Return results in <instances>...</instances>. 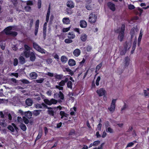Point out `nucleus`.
Masks as SVG:
<instances>
[{
	"label": "nucleus",
	"instance_id": "obj_1",
	"mask_svg": "<svg viewBox=\"0 0 149 149\" xmlns=\"http://www.w3.org/2000/svg\"><path fill=\"white\" fill-rule=\"evenodd\" d=\"M97 18L96 15L94 14L93 13H91L89 15L88 21L90 23H94L96 22Z\"/></svg>",
	"mask_w": 149,
	"mask_h": 149
},
{
	"label": "nucleus",
	"instance_id": "obj_2",
	"mask_svg": "<svg viewBox=\"0 0 149 149\" xmlns=\"http://www.w3.org/2000/svg\"><path fill=\"white\" fill-rule=\"evenodd\" d=\"M33 48L42 54H45L46 51L43 48H41L35 42L33 43Z\"/></svg>",
	"mask_w": 149,
	"mask_h": 149
},
{
	"label": "nucleus",
	"instance_id": "obj_3",
	"mask_svg": "<svg viewBox=\"0 0 149 149\" xmlns=\"http://www.w3.org/2000/svg\"><path fill=\"white\" fill-rule=\"evenodd\" d=\"M35 107L37 109L47 108L48 109H52V108L48 107L45 104L42 103L41 104L37 103L35 104Z\"/></svg>",
	"mask_w": 149,
	"mask_h": 149
},
{
	"label": "nucleus",
	"instance_id": "obj_4",
	"mask_svg": "<svg viewBox=\"0 0 149 149\" xmlns=\"http://www.w3.org/2000/svg\"><path fill=\"white\" fill-rule=\"evenodd\" d=\"M45 103L47 105H51L52 104H56L57 103V100L52 98L49 100L47 99H45L44 100Z\"/></svg>",
	"mask_w": 149,
	"mask_h": 149
},
{
	"label": "nucleus",
	"instance_id": "obj_5",
	"mask_svg": "<svg viewBox=\"0 0 149 149\" xmlns=\"http://www.w3.org/2000/svg\"><path fill=\"white\" fill-rule=\"evenodd\" d=\"M116 100V99H113L112 100L110 107L108 108V109L110 111L113 112L115 111L116 107L115 103Z\"/></svg>",
	"mask_w": 149,
	"mask_h": 149
},
{
	"label": "nucleus",
	"instance_id": "obj_6",
	"mask_svg": "<svg viewBox=\"0 0 149 149\" xmlns=\"http://www.w3.org/2000/svg\"><path fill=\"white\" fill-rule=\"evenodd\" d=\"M96 93L98 95L99 97L105 96L106 91L104 88H100L99 89L97 90Z\"/></svg>",
	"mask_w": 149,
	"mask_h": 149
},
{
	"label": "nucleus",
	"instance_id": "obj_7",
	"mask_svg": "<svg viewBox=\"0 0 149 149\" xmlns=\"http://www.w3.org/2000/svg\"><path fill=\"white\" fill-rule=\"evenodd\" d=\"M107 5L108 7L112 11L114 12L116 10L115 4L112 2L109 1L107 2Z\"/></svg>",
	"mask_w": 149,
	"mask_h": 149
},
{
	"label": "nucleus",
	"instance_id": "obj_8",
	"mask_svg": "<svg viewBox=\"0 0 149 149\" xmlns=\"http://www.w3.org/2000/svg\"><path fill=\"white\" fill-rule=\"evenodd\" d=\"M86 8L88 10H91V0H86Z\"/></svg>",
	"mask_w": 149,
	"mask_h": 149
},
{
	"label": "nucleus",
	"instance_id": "obj_9",
	"mask_svg": "<svg viewBox=\"0 0 149 149\" xmlns=\"http://www.w3.org/2000/svg\"><path fill=\"white\" fill-rule=\"evenodd\" d=\"M39 19H37L35 25V29L34 33L35 36H37L38 34V29L39 27Z\"/></svg>",
	"mask_w": 149,
	"mask_h": 149
},
{
	"label": "nucleus",
	"instance_id": "obj_10",
	"mask_svg": "<svg viewBox=\"0 0 149 149\" xmlns=\"http://www.w3.org/2000/svg\"><path fill=\"white\" fill-rule=\"evenodd\" d=\"M13 27L12 26H9L3 30L6 35H9L12 30Z\"/></svg>",
	"mask_w": 149,
	"mask_h": 149
},
{
	"label": "nucleus",
	"instance_id": "obj_11",
	"mask_svg": "<svg viewBox=\"0 0 149 149\" xmlns=\"http://www.w3.org/2000/svg\"><path fill=\"white\" fill-rule=\"evenodd\" d=\"M80 26L82 28H85L87 26V23L86 21L84 20H81L80 21L79 23Z\"/></svg>",
	"mask_w": 149,
	"mask_h": 149
},
{
	"label": "nucleus",
	"instance_id": "obj_12",
	"mask_svg": "<svg viewBox=\"0 0 149 149\" xmlns=\"http://www.w3.org/2000/svg\"><path fill=\"white\" fill-rule=\"evenodd\" d=\"M81 51L78 49H75L73 51V54L74 56L76 57H78L80 54Z\"/></svg>",
	"mask_w": 149,
	"mask_h": 149
},
{
	"label": "nucleus",
	"instance_id": "obj_13",
	"mask_svg": "<svg viewBox=\"0 0 149 149\" xmlns=\"http://www.w3.org/2000/svg\"><path fill=\"white\" fill-rule=\"evenodd\" d=\"M25 103L26 105L31 106L32 105L33 102L31 99L27 98L26 100Z\"/></svg>",
	"mask_w": 149,
	"mask_h": 149
},
{
	"label": "nucleus",
	"instance_id": "obj_14",
	"mask_svg": "<svg viewBox=\"0 0 149 149\" xmlns=\"http://www.w3.org/2000/svg\"><path fill=\"white\" fill-rule=\"evenodd\" d=\"M124 36V33H123L121 32H120L118 37V38L120 42H122L123 40Z\"/></svg>",
	"mask_w": 149,
	"mask_h": 149
},
{
	"label": "nucleus",
	"instance_id": "obj_15",
	"mask_svg": "<svg viewBox=\"0 0 149 149\" xmlns=\"http://www.w3.org/2000/svg\"><path fill=\"white\" fill-rule=\"evenodd\" d=\"M130 61V59L128 56L125 58L124 63V66L125 67H127L129 65Z\"/></svg>",
	"mask_w": 149,
	"mask_h": 149
},
{
	"label": "nucleus",
	"instance_id": "obj_16",
	"mask_svg": "<svg viewBox=\"0 0 149 149\" xmlns=\"http://www.w3.org/2000/svg\"><path fill=\"white\" fill-rule=\"evenodd\" d=\"M67 6L70 8H73L74 6V3L71 1H68L67 3Z\"/></svg>",
	"mask_w": 149,
	"mask_h": 149
},
{
	"label": "nucleus",
	"instance_id": "obj_17",
	"mask_svg": "<svg viewBox=\"0 0 149 149\" xmlns=\"http://www.w3.org/2000/svg\"><path fill=\"white\" fill-rule=\"evenodd\" d=\"M68 64L69 66H73L76 65V62L73 59H70L68 61Z\"/></svg>",
	"mask_w": 149,
	"mask_h": 149
},
{
	"label": "nucleus",
	"instance_id": "obj_18",
	"mask_svg": "<svg viewBox=\"0 0 149 149\" xmlns=\"http://www.w3.org/2000/svg\"><path fill=\"white\" fill-rule=\"evenodd\" d=\"M87 38V36L85 33H83L81 35L80 39L83 42H85Z\"/></svg>",
	"mask_w": 149,
	"mask_h": 149
},
{
	"label": "nucleus",
	"instance_id": "obj_19",
	"mask_svg": "<svg viewBox=\"0 0 149 149\" xmlns=\"http://www.w3.org/2000/svg\"><path fill=\"white\" fill-rule=\"evenodd\" d=\"M47 22H45L43 26V37L44 39H45V38L46 36V29H47Z\"/></svg>",
	"mask_w": 149,
	"mask_h": 149
},
{
	"label": "nucleus",
	"instance_id": "obj_20",
	"mask_svg": "<svg viewBox=\"0 0 149 149\" xmlns=\"http://www.w3.org/2000/svg\"><path fill=\"white\" fill-rule=\"evenodd\" d=\"M37 76V74L35 72H32L30 74V77L32 79H36Z\"/></svg>",
	"mask_w": 149,
	"mask_h": 149
},
{
	"label": "nucleus",
	"instance_id": "obj_21",
	"mask_svg": "<svg viewBox=\"0 0 149 149\" xmlns=\"http://www.w3.org/2000/svg\"><path fill=\"white\" fill-rule=\"evenodd\" d=\"M30 59L32 61H34L36 59V57L34 53L33 52H31L30 56Z\"/></svg>",
	"mask_w": 149,
	"mask_h": 149
},
{
	"label": "nucleus",
	"instance_id": "obj_22",
	"mask_svg": "<svg viewBox=\"0 0 149 149\" xmlns=\"http://www.w3.org/2000/svg\"><path fill=\"white\" fill-rule=\"evenodd\" d=\"M54 77L56 79L58 80H60L63 78V75L62 74H58L57 73H56L54 74Z\"/></svg>",
	"mask_w": 149,
	"mask_h": 149
},
{
	"label": "nucleus",
	"instance_id": "obj_23",
	"mask_svg": "<svg viewBox=\"0 0 149 149\" xmlns=\"http://www.w3.org/2000/svg\"><path fill=\"white\" fill-rule=\"evenodd\" d=\"M65 71L67 72H69L68 74L72 76L74 74V72L71 69H70L69 68H65V70H63L64 72H65Z\"/></svg>",
	"mask_w": 149,
	"mask_h": 149
},
{
	"label": "nucleus",
	"instance_id": "obj_24",
	"mask_svg": "<svg viewBox=\"0 0 149 149\" xmlns=\"http://www.w3.org/2000/svg\"><path fill=\"white\" fill-rule=\"evenodd\" d=\"M20 63L21 64H23L25 63V60L24 58L22 56H21L19 58Z\"/></svg>",
	"mask_w": 149,
	"mask_h": 149
},
{
	"label": "nucleus",
	"instance_id": "obj_25",
	"mask_svg": "<svg viewBox=\"0 0 149 149\" xmlns=\"http://www.w3.org/2000/svg\"><path fill=\"white\" fill-rule=\"evenodd\" d=\"M75 36V35L73 32H69L68 33V38L70 39H74Z\"/></svg>",
	"mask_w": 149,
	"mask_h": 149
},
{
	"label": "nucleus",
	"instance_id": "obj_26",
	"mask_svg": "<svg viewBox=\"0 0 149 149\" xmlns=\"http://www.w3.org/2000/svg\"><path fill=\"white\" fill-rule=\"evenodd\" d=\"M63 23L65 24H68L70 23V20L68 18L64 17L62 20Z\"/></svg>",
	"mask_w": 149,
	"mask_h": 149
},
{
	"label": "nucleus",
	"instance_id": "obj_27",
	"mask_svg": "<svg viewBox=\"0 0 149 149\" xmlns=\"http://www.w3.org/2000/svg\"><path fill=\"white\" fill-rule=\"evenodd\" d=\"M68 60V58L65 56H62L61 57V61L62 63H66Z\"/></svg>",
	"mask_w": 149,
	"mask_h": 149
},
{
	"label": "nucleus",
	"instance_id": "obj_28",
	"mask_svg": "<svg viewBox=\"0 0 149 149\" xmlns=\"http://www.w3.org/2000/svg\"><path fill=\"white\" fill-rule=\"evenodd\" d=\"M72 83L70 81H69L67 83V87L68 88L72 89Z\"/></svg>",
	"mask_w": 149,
	"mask_h": 149
},
{
	"label": "nucleus",
	"instance_id": "obj_29",
	"mask_svg": "<svg viewBox=\"0 0 149 149\" xmlns=\"http://www.w3.org/2000/svg\"><path fill=\"white\" fill-rule=\"evenodd\" d=\"M24 55L25 56L26 58H28L29 57L30 55L31 54V52L30 51H24Z\"/></svg>",
	"mask_w": 149,
	"mask_h": 149
},
{
	"label": "nucleus",
	"instance_id": "obj_30",
	"mask_svg": "<svg viewBox=\"0 0 149 149\" xmlns=\"http://www.w3.org/2000/svg\"><path fill=\"white\" fill-rule=\"evenodd\" d=\"M58 95L60 98L62 100L64 99V95L63 93L61 91H59V93L58 94Z\"/></svg>",
	"mask_w": 149,
	"mask_h": 149
},
{
	"label": "nucleus",
	"instance_id": "obj_31",
	"mask_svg": "<svg viewBox=\"0 0 149 149\" xmlns=\"http://www.w3.org/2000/svg\"><path fill=\"white\" fill-rule=\"evenodd\" d=\"M136 45V41H134L133 42V46H132V49L131 51V53L132 54L134 52V51L135 49Z\"/></svg>",
	"mask_w": 149,
	"mask_h": 149
},
{
	"label": "nucleus",
	"instance_id": "obj_32",
	"mask_svg": "<svg viewBox=\"0 0 149 149\" xmlns=\"http://www.w3.org/2000/svg\"><path fill=\"white\" fill-rule=\"evenodd\" d=\"M41 111V110H34L33 112V114L34 115L36 116L40 114V112Z\"/></svg>",
	"mask_w": 149,
	"mask_h": 149
},
{
	"label": "nucleus",
	"instance_id": "obj_33",
	"mask_svg": "<svg viewBox=\"0 0 149 149\" xmlns=\"http://www.w3.org/2000/svg\"><path fill=\"white\" fill-rule=\"evenodd\" d=\"M52 109H49L47 110V113L50 116H54V111Z\"/></svg>",
	"mask_w": 149,
	"mask_h": 149
},
{
	"label": "nucleus",
	"instance_id": "obj_34",
	"mask_svg": "<svg viewBox=\"0 0 149 149\" xmlns=\"http://www.w3.org/2000/svg\"><path fill=\"white\" fill-rule=\"evenodd\" d=\"M20 127L21 129L24 131H25L26 129V126L23 123H21L20 125Z\"/></svg>",
	"mask_w": 149,
	"mask_h": 149
},
{
	"label": "nucleus",
	"instance_id": "obj_35",
	"mask_svg": "<svg viewBox=\"0 0 149 149\" xmlns=\"http://www.w3.org/2000/svg\"><path fill=\"white\" fill-rule=\"evenodd\" d=\"M17 35V33L16 31H11L9 35L13 37H15Z\"/></svg>",
	"mask_w": 149,
	"mask_h": 149
},
{
	"label": "nucleus",
	"instance_id": "obj_36",
	"mask_svg": "<svg viewBox=\"0 0 149 149\" xmlns=\"http://www.w3.org/2000/svg\"><path fill=\"white\" fill-rule=\"evenodd\" d=\"M125 25L124 24H122L121 28L120 30V32H121L123 33H124L125 30Z\"/></svg>",
	"mask_w": 149,
	"mask_h": 149
},
{
	"label": "nucleus",
	"instance_id": "obj_37",
	"mask_svg": "<svg viewBox=\"0 0 149 149\" xmlns=\"http://www.w3.org/2000/svg\"><path fill=\"white\" fill-rule=\"evenodd\" d=\"M42 131H39V132L38 133V135L36 137V140H38L40 139V138H41V137L42 135Z\"/></svg>",
	"mask_w": 149,
	"mask_h": 149
},
{
	"label": "nucleus",
	"instance_id": "obj_38",
	"mask_svg": "<svg viewBox=\"0 0 149 149\" xmlns=\"http://www.w3.org/2000/svg\"><path fill=\"white\" fill-rule=\"evenodd\" d=\"M44 80V78H41L38 79L36 80V82L38 83H41L43 82Z\"/></svg>",
	"mask_w": 149,
	"mask_h": 149
},
{
	"label": "nucleus",
	"instance_id": "obj_39",
	"mask_svg": "<svg viewBox=\"0 0 149 149\" xmlns=\"http://www.w3.org/2000/svg\"><path fill=\"white\" fill-rule=\"evenodd\" d=\"M70 38L66 39L64 40V42L66 43H72L73 41Z\"/></svg>",
	"mask_w": 149,
	"mask_h": 149
},
{
	"label": "nucleus",
	"instance_id": "obj_40",
	"mask_svg": "<svg viewBox=\"0 0 149 149\" xmlns=\"http://www.w3.org/2000/svg\"><path fill=\"white\" fill-rule=\"evenodd\" d=\"M23 119L24 122L25 124H27L29 123V120L26 117H25V116L23 117Z\"/></svg>",
	"mask_w": 149,
	"mask_h": 149
},
{
	"label": "nucleus",
	"instance_id": "obj_41",
	"mask_svg": "<svg viewBox=\"0 0 149 149\" xmlns=\"http://www.w3.org/2000/svg\"><path fill=\"white\" fill-rule=\"evenodd\" d=\"M75 134V131L74 129H72L70 131L68 135L69 136L72 135L73 134Z\"/></svg>",
	"mask_w": 149,
	"mask_h": 149
},
{
	"label": "nucleus",
	"instance_id": "obj_42",
	"mask_svg": "<svg viewBox=\"0 0 149 149\" xmlns=\"http://www.w3.org/2000/svg\"><path fill=\"white\" fill-rule=\"evenodd\" d=\"M41 0H38L37 2L38 8V9H40L41 7Z\"/></svg>",
	"mask_w": 149,
	"mask_h": 149
},
{
	"label": "nucleus",
	"instance_id": "obj_43",
	"mask_svg": "<svg viewBox=\"0 0 149 149\" xmlns=\"http://www.w3.org/2000/svg\"><path fill=\"white\" fill-rule=\"evenodd\" d=\"M106 131L108 132H109L111 133H113V129H112L111 127H109L107 129V130H106Z\"/></svg>",
	"mask_w": 149,
	"mask_h": 149
},
{
	"label": "nucleus",
	"instance_id": "obj_44",
	"mask_svg": "<svg viewBox=\"0 0 149 149\" xmlns=\"http://www.w3.org/2000/svg\"><path fill=\"white\" fill-rule=\"evenodd\" d=\"M104 125L106 128V130H107V129L109 127V126H110V123L109 121H107L105 122L104 123Z\"/></svg>",
	"mask_w": 149,
	"mask_h": 149
},
{
	"label": "nucleus",
	"instance_id": "obj_45",
	"mask_svg": "<svg viewBox=\"0 0 149 149\" xmlns=\"http://www.w3.org/2000/svg\"><path fill=\"white\" fill-rule=\"evenodd\" d=\"M8 129L12 132H14L15 131L14 129L11 125H9L8 127Z\"/></svg>",
	"mask_w": 149,
	"mask_h": 149
},
{
	"label": "nucleus",
	"instance_id": "obj_46",
	"mask_svg": "<svg viewBox=\"0 0 149 149\" xmlns=\"http://www.w3.org/2000/svg\"><path fill=\"white\" fill-rule=\"evenodd\" d=\"M86 51L88 52L91 51L92 47L91 46L88 45L86 47Z\"/></svg>",
	"mask_w": 149,
	"mask_h": 149
},
{
	"label": "nucleus",
	"instance_id": "obj_47",
	"mask_svg": "<svg viewBox=\"0 0 149 149\" xmlns=\"http://www.w3.org/2000/svg\"><path fill=\"white\" fill-rule=\"evenodd\" d=\"M24 47L25 48V50L26 51H30V47L27 45L25 44L24 45Z\"/></svg>",
	"mask_w": 149,
	"mask_h": 149
},
{
	"label": "nucleus",
	"instance_id": "obj_48",
	"mask_svg": "<svg viewBox=\"0 0 149 149\" xmlns=\"http://www.w3.org/2000/svg\"><path fill=\"white\" fill-rule=\"evenodd\" d=\"M100 141H96L94 142L93 145L94 146H98L100 143Z\"/></svg>",
	"mask_w": 149,
	"mask_h": 149
},
{
	"label": "nucleus",
	"instance_id": "obj_49",
	"mask_svg": "<svg viewBox=\"0 0 149 149\" xmlns=\"http://www.w3.org/2000/svg\"><path fill=\"white\" fill-rule=\"evenodd\" d=\"M18 63V60L17 58H15L14 60L13 65L14 66H17Z\"/></svg>",
	"mask_w": 149,
	"mask_h": 149
},
{
	"label": "nucleus",
	"instance_id": "obj_50",
	"mask_svg": "<svg viewBox=\"0 0 149 149\" xmlns=\"http://www.w3.org/2000/svg\"><path fill=\"white\" fill-rule=\"evenodd\" d=\"M65 113L64 111H60V114L61 116V118L62 119L63 118L64 116H65Z\"/></svg>",
	"mask_w": 149,
	"mask_h": 149
},
{
	"label": "nucleus",
	"instance_id": "obj_51",
	"mask_svg": "<svg viewBox=\"0 0 149 149\" xmlns=\"http://www.w3.org/2000/svg\"><path fill=\"white\" fill-rule=\"evenodd\" d=\"M21 82L24 84H27L29 83V81L27 79H23L21 80Z\"/></svg>",
	"mask_w": 149,
	"mask_h": 149
},
{
	"label": "nucleus",
	"instance_id": "obj_52",
	"mask_svg": "<svg viewBox=\"0 0 149 149\" xmlns=\"http://www.w3.org/2000/svg\"><path fill=\"white\" fill-rule=\"evenodd\" d=\"M100 79V76H98L96 81L95 84L97 86H98L99 85V81Z\"/></svg>",
	"mask_w": 149,
	"mask_h": 149
},
{
	"label": "nucleus",
	"instance_id": "obj_53",
	"mask_svg": "<svg viewBox=\"0 0 149 149\" xmlns=\"http://www.w3.org/2000/svg\"><path fill=\"white\" fill-rule=\"evenodd\" d=\"M70 29V27L63 28V29L62 31L64 33H65L68 31Z\"/></svg>",
	"mask_w": 149,
	"mask_h": 149
},
{
	"label": "nucleus",
	"instance_id": "obj_54",
	"mask_svg": "<svg viewBox=\"0 0 149 149\" xmlns=\"http://www.w3.org/2000/svg\"><path fill=\"white\" fill-rule=\"evenodd\" d=\"M51 4L50 3H49V6L48 8L47 12V15H50V10H51V7H50Z\"/></svg>",
	"mask_w": 149,
	"mask_h": 149
},
{
	"label": "nucleus",
	"instance_id": "obj_55",
	"mask_svg": "<svg viewBox=\"0 0 149 149\" xmlns=\"http://www.w3.org/2000/svg\"><path fill=\"white\" fill-rule=\"evenodd\" d=\"M129 9L130 10H133L135 8V7L133 5L130 4L129 5L128 7Z\"/></svg>",
	"mask_w": 149,
	"mask_h": 149
},
{
	"label": "nucleus",
	"instance_id": "obj_56",
	"mask_svg": "<svg viewBox=\"0 0 149 149\" xmlns=\"http://www.w3.org/2000/svg\"><path fill=\"white\" fill-rule=\"evenodd\" d=\"M53 56H54L55 58L58 59H59V57L58 54L56 53H54L53 54Z\"/></svg>",
	"mask_w": 149,
	"mask_h": 149
},
{
	"label": "nucleus",
	"instance_id": "obj_57",
	"mask_svg": "<svg viewBox=\"0 0 149 149\" xmlns=\"http://www.w3.org/2000/svg\"><path fill=\"white\" fill-rule=\"evenodd\" d=\"M65 84L63 80H62L59 83V85L61 86H63L65 85Z\"/></svg>",
	"mask_w": 149,
	"mask_h": 149
},
{
	"label": "nucleus",
	"instance_id": "obj_58",
	"mask_svg": "<svg viewBox=\"0 0 149 149\" xmlns=\"http://www.w3.org/2000/svg\"><path fill=\"white\" fill-rule=\"evenodd\" d=\"M102 63H100L97 65L96 67V70H98L102 67Z\"/></svg>",
	"mask_w": 149,
	"mask_h": 149
},
{
	"label": "nucleus",
	"instance_id": "obj_59",
	"mask_svg": "<svg viewBox=\"0 0 149 149\" xmlns=\"http://www.w3.org/2000/svg\"><path fill=\"white\" fill-rule=\"evenodd\" d=\"M56 88L58 89L59 90H62L63 89V87L62 86H61L59 85H56Z\"/></svg>",
	"mask_w": 149,
	"mask_h": 149
},
{
	"label": "nucleus",
	"instance_id": "obj_60",
	"mask_svg": "<svg viewBox=\"0 0 149 149\" xmlns=\"http://www.w3.org/2000/svg\"><path fill=\"white\" fill-rule=\"evenodd\" d=\"M74 31L75 32L78 33V34L79 35L80 34V29L79 28H75L74 29Z\"/></svg>",
	"mask_w": 149,
	"mask_h": 149
},
{
	"label": "nucleus",
	"instance_id": "obj_61",
	"mask_svg": "<svg viewBox=\"0 0 149 149\" xmlns=\"http://www.w3.org/2000/svg\"><path fill=\"white\" fill-rule=\"evenodd\" d=\"M31 8L30 6H26L25 7V9L26 10L29 11L31 10Z\"/></svg>",
	"mask_w": 149,
	"mask_h": 149
},
{
	"label": "nucleus",
	"instance_id": "obj_62",
	"mask_svg": "<svg viewBox=\"0 0 149 149\" xmlns=\"http://www.w3.org/2000/svg\"><path fill=\"white\" fill-rule=\"evenodd\" d=\"M134 145V143L133 142H131L129 143L127 146V147H129L132 146Z\"/></svg>",
	"mask_w": 149,
	"mask_h": 149
},
{
	"label": "nucleus",
	"instance_id": "obj_63",
	"mask_svg": "<svg viewBox=\"0 0 149 149\" xmlns=\"http://www.w3.org/2000/svg\"><path fill=\"white\" fill-rule=\"evenodd\" d=\"M145 67L146 68H149V62H146L144 64Z\"/></svg>",
	"mask_w": 149,
	"mask_h": 149
},
{
	"label": "nucleus",
	"instance_id": "obj_64",
	"mask_svg": "<svg viewBox=\"0 0 149 149\" xmlns=\"http://www.w3.org/2000/svg\"><path fill=\"white\" fill-rule=\"evenodd\" d=\"M47 75L50 77H53L54 76V74L52 73L48 72L47 74Z\"/></svg>",
	"mask_w": 149,
	"mask_h": 149
}]
</instances>
